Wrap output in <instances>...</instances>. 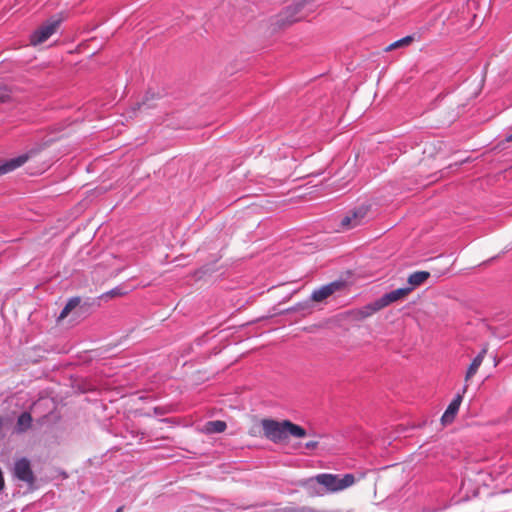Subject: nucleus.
Masks as SVG:
<instances>
[{
	"mask_svg": "<svg viewBox=\"0 0 512 512\" xmlns=\"http://www.w3.org/2000/svg\"><path fill=\"white\" fill-rule=\"evenodd\" d=\"M32 416L28 412H23L17 420V426L19 431L24 432L31 427Z\"/></svg>",
	"mask_w": 512,
	"mask_h": 512,
	"instance_id": "dca6fc26",
	"label": "nucleus"
},
{
	"mask_svg": "<svg viewBox=\"0 0 512 512\" xmlns=\"http://www.w3.org/2000/svg\"><path fill=\"white\" fill-rule=\"evenodd\" d=\"M430 277V273L427 271H417L412 273L408 277V283L411 285L412 290L423 284Z\"/></svg>",
	"mask_w": 512,
	"mask_h": 512,
	"instance_id": "ddd939ff",
	"label": "nucleus"
},
{
	"mask_svg": "<svg viewBox=\"0 0 512 512\" xmlns=\"http://www.w3.org/2000/svg\"><path fill=\"white\" fill-rule=\"evenodd\" d=\"M371 205L367 203L360 204L349 210L340 221V227L343 230H350L368 222Z\"/></svg>",
	"mask_w": 512,
	"mask_h": 512,
	"instance_id": "7ed1b4c3",
	"label": "nucleus"
},
{
	"mask_svg": "<svg viewBox=\"0 0 512 512\" xmlns=\"http://www.w3.org/2000/svg\"><path fill=\"white\" fill-rule=\"evenodd\" d=\"M411 291L412 288L408 287L398 288L389 293L384 294L381 298L377 299V301L379 303L380 308L383 309L386 306L390 305L391 303H394L398 300L405 298Z\"/></svg>",
	"mask_w": 512,
	"mask_h": 512,
	"instance_id": "6e6552de",
	"label": "nucleus"
},
{
	"mask_svg": "<svg viewBox=\"0 0 512 512\" xmlns=\"http://www.w3.org/2000/svg\"><path fill=\"white\" fill-rule=\"evenodd\" d=\"M260 424L263 436L275 444H285L290 438L301 439L307 436V432L302 426L290 420L277 421L264 418Z\"/></svg>",
	"mask_w": 512,
	"mask_h": 512,
	"instance_id": "f257e3e1",
	"label": "nucleus"
},
{
	"mask_svg": "<svg viewBox=\"0 0 512 512\" xmlns=\"http://www.w3.org/2000/svg\"><path fill=\"white\" fill-rule=\"evenodd\" d=\"M318 446V442L317 441H309L305 444V447L309 450H313L315 449L316 447Z\"/></svg>",
	"mask_w": 512,
	"mask_h": 512,
	"instance_id": "6ab92c4d",
	"label": "nucleus"
},
{
	"mask_svg": "<svg viewBox=\"0 0 512 512\" xmlns=\"http://www.w3.org/2000/svg\"><path fill=\"white\" fill-rule=\"evenodd\" d=\"M227 424L225 421L222 420H214V421H208L203 429L202 432L206 434H214V433H222L226 430Z\"/></svg>",
	"mask_w": 512,
	"mask_h": 512,
	"instance_id": "f8f14e48",
	"label": "nucleus"
},
{
	"mask_svg": "<svg viewBox=\"0 0 512 512\" xmlns=\"http://www.w3.org/2000/svg\"><path fill=\"white\" fill-rule=\"evenodd\" d=\"M27 160H28V155L23 154L16 158L9 159L5 162H0V176H3L7 173H10V172L16 170L17 168L24 165L27 162Z\"/></svg>",
	"mask_w": 512,
	"mask_h": 512,
	"instance_id": "9d476101",
	"label": "nucleus"
},
{
	"mask_svg": "<svg viewBox=\"0 0 512 512\" xmlns=\"http://www.w3.org/2000/svg\"><path fill=\"white\" fill-rule=\"evenodd\" d=\"M488 348L487 346H484L480 353L472 360L471 364L469 365L466 375H465V381H469L478 371L479 367L481 366L486 354H487Z\"/></svg>",
	"mask_w": 512,
	"mask_h": 512,
	"instance_id": "9b49d317",
	"label": "nucleus"
},
{
	"mask_svg": "<svg viewBox=\"0 0 512 512\" xmlns=\"http://www.w3.org/2000/svg\"><path fill=\"white\" fill-rule=\"evenodd\" d=\"M123 508H124L123 506L119 507V508L116 510V512H122V511H123Z\"/></svg>",
	"mask_w": 512,
	"mask_h": 512,
	"instance_id": "412c9836",
	"label": "nucleus"
},
{
	"mask_svg": "<svg viewBox=\"0 0 512 512\" xmlns=\"http://www.w3.org/2000/svg\"><path fill=\"white\" fill-rule=\"evenodd\" d=\"M414 41V37L413 36H405L393 43H391L390 45H388L386 48H385V51L386 52H389V51H392V50H395V49H398V48H402V47H407L409 46L412 42Z\"/></svg>",
	"mask_w": 512,
	"mask_h": 512,
	"instance_id": "2eb2a0df",
	"label": "nucleus"
},
{
	"mask_svg": "<svg viewBox=\"0 0 512 512\" xmlns=\"http://www.w3.org/2000/svg\"><path fill=\"white\" fill-rule=\"evenodd\" d=\"M314 480L326 488L329 493H337L343 491L356 482L355 476L351 473L345 474L342 477L337 474L321 473L314 477Z\"/></svg>",
	"mask_w": 512,
	"mask_h": 512,
	"instance_id": "f03ea898",
	"label": "nucleus"
},
{
	"mask_svg": "<svg viewBox=\"0 0 512 512\" xmlns=\"http://www.w3.org/2000/svg\"><path fill=\"white\" fill-rule=\"evenodd\" d=\"M466 391H467V386H465V387L463 388V393H465Z\"/></svg>",
	"mask_w": 512,
	"mask_h": 512,
	"instance_id": "4be33fe9",
	"label": "nucleus"
},
{
	"mask_svg": "<svg viewBox=\"0 0 512 512\" xmlns=\"http://www.w3.org/2000/svg\"><path fill=\"white\" fill-rule=\"evenodd\" d=\"M506 141L507 142H511L512 141V133L509 136H507Z\"/></svg>",
	"mask_w": 512,
	"mask_h": 512,
	"instance_id": "aec40b11",
	"label": "nucleus"
},
{
	"mask_svg": "<svg viewBox=\"0 0 512 512\" xmlns=\"http://www.w3.org/2000/svg\"><path fill=\"white\" fill-rule=\"evenodd\" d=\"M80 302L81 299L79 297L71 298L59 314L58 321L65 319L73 310L79 306Z\"/></svg>",
	"mask_w": 512,
	"mask_h": 512,
	"instance_id": "4468645a",
	"label": "nucleus"
},
{
	"mask_svg": "<svg viewBox=\"0 0 512 512\" xmlns=\"http://www.w3.org/2000/svg\"><path fill=\"white\" fill-rule=\"evenodd\" d=\"M345 287V282L334 281L320 288L314 290L311 295V299L314 302H322L337 291L342 290Z\"/></svg>",
	"mask_w": 512,
	"mask_h": 512,
	"instance_id": "423d86ee",
	"label": "nucleus"
},
{
	"mask_svg": "<svg viewBox=\"0 0 512 512\" xmlns=\"http://www.w3.org/2000/svg\"><path fill=\"white\" fill-rule=\"evenodd\" d=\"M381 310L378 301H374L360 308H355L347 312L348 317L352 321H362L371 317L373 314Z\"/></svg>",
	"mask_w": 512,
	"mask_h": 512,
	"instance_id": "0eeeda50",
	"label": "nucleus"
},
{
	"mask_svg": "<svg viewBox=\"0 0 512 512\" xmlns=\"http://www.w3.org/2000/svg\"><path fill=\"white\" fill-rule=\"evenodd\" d=\"M462 399H463L462 394L458 393L455 396V398L451 401V403L448 405L447 409L445 410L444 414L441 417V421L444 425L450 424L453 422L456 414L458 413L460 405L462 403Z\"/></svg>",
	"mask_w": 512,
	"mask_h": 512,
	"instance_id": "1a4fd4ad",
	"label": "nucleus"
},
{
	"mask_svg": "<svg viewBox=\"0 0 512 512\" xmlns=\"http://www.w3.org/2000/svg\"><path fill=\"white\" fill-rule=\"evenodd\" d=\"M10 98V93L7 87L0 85V103L6 102Z\"/></svg>",
	"mask_w": 512,
	"mask_h": 512,
	"instance_id": "a211bd4d",
	"label": "nucleus"
},
{
	"mask_svg": "<svg viewBox=\"0 0 512 512\" xmlns=\"http://www.w3.org/2000/svg\"><path fill=\"white\" fill-rule=\"evenodd\" d=\"M123 294L124 293L120 289L116 288V289H112V290L104 293L101 296V298H114V297H117V296H121Z\"/></svg>",
	"mask_w": 512,
	"mask_h": 512,
	"instance_id": "f3484780",
	"label": "nucleus"
},
{
	"mask_svg": "<svg viewBox=\"0 0 512 512\" xmlns=\"http://www.w3.org/2000/svg\"><path fill=\"white\" fill-rule=\"evenodd\" d=\"M61 22L62 18L60 16H53L48 19L31 34L30 43L37 46L47 41L57 31Z\"/></svg>",
	"mask_w": 512,
	"mask_h": 512,
	"instance_id": "20e7f679",
	"label": "nucleus"
},
{
	"mask_svg": "<svg viewBox=\"0 0 512 512\" xmlns=\"http://www.w3.org/2000/svg\"><path fill=\"white\" fill-rule=\"evenodd\" d=\"M14 475L17 479L29 485L35 483V476L30 461L27 458H21L15 462Z\"/></svg>",
	"mask_w": 512,
	"mask_h": 512,
	"instance_id": "39448f33",
	"label": "nucleus"
},
{
	"mask_svg": "<svg viewBox=\"0 0 512 512\" xmlns=\"http://www.w3.org/2000/svg\"><path fill=\"white\" fill-rule=\"evenodd\" d=\"M300 512H305V508H302V509L300 510Z\"/></svg>",
	"mask_w": 512,
	"mask_h": 512,
	"instance_id": "5701e85b",
	"label": "nucleus"
}]
</instances>
